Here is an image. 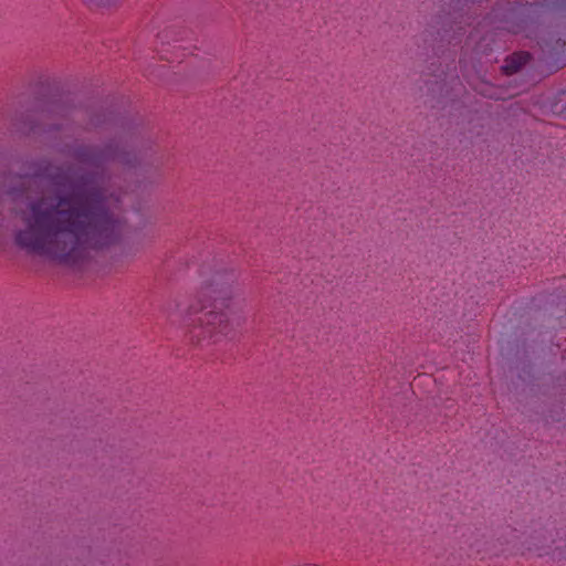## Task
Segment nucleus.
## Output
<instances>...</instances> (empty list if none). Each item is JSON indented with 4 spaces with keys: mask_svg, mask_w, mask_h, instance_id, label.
Listing matches in <instances>:
<instances>
[{
    "mask_svg": "<svg viewBox=\"0 0 566 566\" xmlns=\"http://www.w3.org/2000/svg\"><path fill=\"white\" fill-rule=\"evenodd\" d=\"M74 157L81 164L96 168L114 161L133 166L136 161L134 154L120 148L116 143H107L104 146H80L74 150Z\"/></svg>",
    "mask_w": 566,
    "mask_h": 566,
    "instance_id": "2",
    "label": "nucleus"
},
{
    "mask_svg": "<svg viewBox=\"0 0 566 566\" xmlns=\"http://www.w3.org/2000/svg\"><path fill=\"white\" fill-rule=\"evenodd\" d=\"M530 59H531V55L527 52L514 53L505 60L503 70L506 74H514V73L518 72V70L523 65H525L530 61Z\"/></svg>",
    "mask_w": 566,
    "mask_h": 566,
    "instance_id": "3",
    "label": "nucleus"
},
{
    "mask_svg": "<svg viewBox=\"0 0 566 566\" xmlns=\"http://www.w3.org/2000/svg\"><path fill=\"white\" fill-rule=\"evenodd\" d=\"M14 126L17 127V130H20L23 134L35 133L38 130L36 125H34L33 123L23 124L22 126H20L19 124H14Z\"/></svg>",
    "mask_w": 566,
    "mask_h": 566,
    "instance_id": "4",
    "label": "nucleus"
},
{
    "mask_svg": "<svg viewBox=\"0 0 566 566\" xmlns=\"http://www.w3.org/2000/svg\"><path fill=\"white\" fill-rule=\"evenodd\" d=\"M241 291L234 270L216 271L202 285L198 303L191 304L184 317L182 325L189 340L203 345L232 337L234 323L230 314Z\"/></svg>",
    "mask_w": 566,
    "mask_h": 566,
    "instance_id": "1",
    "label": "nucleus"
}]
</instances>
